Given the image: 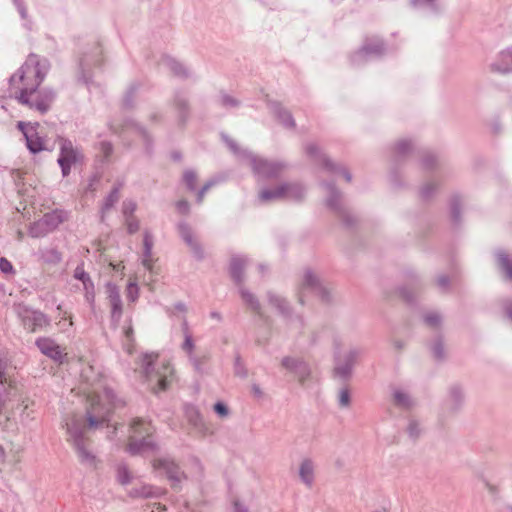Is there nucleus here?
Listing matches in <instances>:
<instances>
[{"mask_svg": "<svg viewBox=\"0 0 512 512\" xmlns=\"http://www.w3.org/2000/svg\"><path fill=\"white\" fill-rule=\"evenodd\" d=\"M49 69L50 63L46 58L31 54L9 79L10 92L17 101L40 114L48 112L55 99L53 90H39Z\"/></svg>", "mask_w": 512, "mask_h": 512, "instance_id": "f257e3e1", "label": "nucleus"}, {"mask_svg": "<svg viewBox=\"0 0 512 512\" xmlns=\"http://www.w3.org/2000/svg\"><path fill=\"white\" fill-rule=\"evenodd\" d=\"M8 364L0 359V415L10 419L14 410L22 407V412L28 408L26 399L7 371Z\"/></svg>", "mask_w": 512, "mask_h": 512, "instance_id": "f03ea898", "label": "nucleus"}, {"mask_svg": "<svg viewBox=\"0 0 512 512\" xmlns=\"http://www.w3.org/2000/svg\"><path fill=\"white\" fill-rule=\"evenodd\" d=\"M224 141L243 162L247 163L251 167L258 180L276 178L286 167L282 162L270 161L253 154L251 151L239 149L236 143L226 136L224 137Z\"/></svg>", "mask_w": 512, "mask_h": 512, "instance_id": "7ed1b4c3", "label": "nucleus"}, {"mask_svg": "<svg viewBox=\"0 0 512 512\" xmlns=\"http://www.w3.org/2000/svg\"><path fill=\"white\" fill-rule=\"evenodd\" d=\"M67 434L76 451L81 464L87 467H95L97 464L96 456L88 449L87 440L84 437L85 426L80 416H73L65 423Z\"/></svg>", "mask_w": 512, "mask_h": 512, "instance_id": "20e7f679", "label": "nucleus"}, {"mask_svg": "<svg viewBox=\"0 0 512 512\" xmlns=\"http://www.w3.org/2000/svg\"><path fill=\"white\" fill-rule=\"evenodd\" d=\"M120 403L116 399L113 390L106 388L103 393L91 398V408L87 412L88 424L91 428L106 423L109 427L110 414L113 408L117 407Z\"/></svg>", "mask_w": 512, "mask_h": 512, "instance_id": "39448f33", "label": "nucleus"}, {"mask_svg": "<svg viewBox=\"0 0 512 512\" xmlns=\"http://www.w3.org/2000/svg\"><path fill=\"white\" fill-rule=\"evenodd\" d=\"M127 452L131 455H143L155 449V443L151 437L152 426L140 419L131 422L128 428Z\"/></svg>", "mask_w": 512, "mask_h": 512, "instance_id": "423d86ee", "label": "nucleus"}, {"mask_svg": "<svg viewBox=\"0 0 512 512\" xmlns=\"http://www.w3.org/2000/svg\"><path fill=\"white\" fill-rule=\"evenodd\" d=\"M306 195V187L299 182H282L274 188L265 187L259 191L260 203H268L277 200L299 201Z\"/></svg>", "mask_w": 512, "mask_h": 512, "instance_id": "0eeeda50", "label": "nucleus"}, {"mask_svg": "<svg viewBox=\"0 0 512 512\" xmlns=\"http://www.w3.org/2000/svg\"><path fill=\"white\" fill-rule=\"evenodd\" d=\"M388 46L378 36L367 37L362 46L351 55L354 65L382 57L388 52Z\"/></svg>", "mask_w": 512, "mask_h": 512, "instance_id": "6e6552de", "label": "nucleus"}, {"mask_svg": "<svg viewBox=\"0 0 512 512\" xmlns=\"http://www.w3.org/2000/svg\"><path fill=\"white\" fill-rule=\"evenodd\" d=\"M67 212L64 210H53L43 215L42 218L33 222L29 227V235L33 238H42L54 231L67 219Z\"/></svg>", "mask_w": 512, "mask_h": 512, "instance_id": "1a4fd4ad", "label": "nucleus"}, {"mask_svg": "<svg viewBox=\"0 0 512 512\" xmlns=\"http://www.w3.org/2000/svg\"><path fill=\"white\" fill-rule=\"evenodd\" d=\"M156 357L157 355L153 353L144 354L142 357V367L149 381H153L154 379L157 381L156 392H160L166 390L170 385L173 378V368L169 363H166L163 364L161 371H157L154 374L152 365Z\"/></svg>", "mask_w": 512, "mask_h": 512, "instance_id": "9d476101", "label": "nucleus"}, {"mask_svg": "<svg viewBox=\"0 0 512 512\" xmlns=\"http://www.w3.org/2000/svg\"><path fill=\"white\" fill-rule=\"evenodd\" d=\"M305 152L310 159L322 165L323 170L329 175H338L341 174L345 178L347 182H350L352 176L349 171H347L344 167L333 163L325 153L322 152L320 146L315 142H309L305 146Z\"/></svg>", "mask_w": 512, "mask_h": 512, "instance_id": "9b49d317", "label": "nucleus"}, {"mask_svg": "<svg viewBox=\"0 0 512 512\" xmlns=\"http://www.w3.org/2000/svg\"><path fill=\"white\" fill-rule=\"evenodd\" d=\"M59 150L57 162L61 168L62 176L66 177L70 174L72 166L82 161L83 154L78 147L65 138L60 139Z\"/></svg>", "mask_w": 512, "mask_h": 512, "instance_id": "f8f14e48", "label": "nucleus"}, {"mask_svg": "<svg viewBox=\"0 0 512 512\" xmlns=\"http://www.w3.org/2000/svg\"><path fill=\"white\" fill-rule=\"evenodd\" d=\"M14 311L21 320L23 327L31 332L49 325L48 317L41 311L33 310L22 304L15 305Z\"/></svg>", "mask_w": 512, "mask_h": 512, "instance_id": "ddd939ff", "label": "nucleus"}, {"mask_svg": "<svg viewBox=\"0 0 512 512\" xmlns=\"http://www.w3.org/2000/svg\"><path fill=\"white\" fill-rule=\"evenodd\" d=\"M154 470L164 473L171 483L172 488L181 489L182 483L187 480V475L170 457H160L152 462Z\"/></svg>", "mask_w": 512, "mask_h": 512, "instance_id": "4468645a", "label": "nucleus"}, {"mask_svg": "<svg viewBox=\"0 0 512 512\" xmlns=\"http://www.w3.org/2000/svg\"><path fill=\"white\" fill-rule=\"evenodd\" d=\"M311 292L322 301H329L330 291L311 270H306L303 275L302 290L299 294V301L303 303L304 293Z\"/></svg>", "mask_w": 512, "mask_h": 512, "instance_id": "2eb2a0df", "label": "nucleus"}, {"mask_svg": "<svg viewBox=\"0 0 512 512\" xmlns=\"http://www.w3.org/2000/svg\"><path fill=\"white\" fill-rule=\"evenodd\" d=\"M17 127L23 133L27 148L31 153L36 154L45 149V141L38 133V123L19 121Z\"/></svg>", "mask_w": 512, "mask_h": 512, "instance_id": "dca6fc26", "label": "nucleus"}, {"mask_svg": "<svg viewBox=\"0 0 512 512\" xmlns=\"http://www.w3.org/2000/svg\"><path fill=\"white\" fill-rule=\"evenodd\" d=\"M35 345L42 354L56 363L62 364L66 359L67 353L50 337H39L36 339Z\"/></svg>", "mask_w": 512, "mask_h": 512, "instance_id": "f3484780", "label": "nucleus"}, {"mask_svg": "<svg viewBox=\"0 0 512 512\" xmlns=\"http://www.w3.org/2000/svg\"><path fill=\"white\" fill-rule=\"evenodd\" d=\"M360 354L361 350L354 348L344 354L336 355L335 373L341 378L349 377Z\"/></svg>", "mask_w": 512, "mask_h": 512, "instance_id": "a211bd4d", "label": "nucleus"}, {"mask_svg": "<svg viewBox=\"0 0 512 512\" xmlns=\"http://www.w3.org/2000/svg\"><path fill=\"white\" fill-rule=\"evenodd\" d=\"M178 230L181 238L188 245L194 257L198 260H202L204 258V250L202 249L197 239L194 237V234L189 225L185 222H181L178 225Z\"/></svg>", "mask_w": 512, "mask_h": 512, "instance_id": "6ab92c4d", "label": "nucleus"}, {"mask_svg": "<svg viewBox=\"0 0 512 512\" xmlns=\"http://www.w3.org/2000/svg\"><path fill=\"white\" fill-rule=\"evenodd\" d=\"M490 70L499 74L512 72V46L501 50L490 64Z\"/></svg>", "mask_w": 512, "mask_h": 512, "instance_id": "aec40b11", "label": "nucleus"}, {"mask_svg": "<svg viewBox=\"0 0 512 512\" xmlns=\"http://www.w3.org/2000/svg\"><path fill=\"white\" fill-rule=\"evenodd\" d=\"M74 278L82 282L85 300L93 306L95 302V286L90 275L85 272L82 265H78L74 270Z\"/></svg>", "mask_w": 512, "mask_h": 512, "instance_id": "412c9836", "label": "nucleus"}, {"mask_svg": "<svg viewBox=\"0 0 512 512\" xmlns=\"http://www.w3.org/2000/svg\"><path fill=\"white\" fill-rule=\"evenodd\" d=\"M282 366L294 373L300 381H304L310 374L308 365L298 358L285 357L282 359Z\"/></svg>", "mask_w": 512, "mask_h": 512, "instance_id": "4be33fe9", "label": "nucleus"}, {"mask_svg": "<svg viewBox=\"0 0 512 512\" xmlns=\"http://www.w3.org/2000/svg\"><path fill=\"white\" fill-rule=\"evenodd\" d=\"M268 108L271 113L286 127V128H294L295 121L289 111L284 109L280 103L275 101L267 102Z\"/></svg>", "mask_w": 512, "mask_h": 512, "instance_id": "5701e85b", "label": "nucleus"}, {"mask_svg": "<svg viewBox=\"0 0 512 512\" xmlns=\"http://www.w3.org/2000/svg\"><path fill=\"white\" fill-rule=\"evenodd\" d=\"M249 259L246 256L236 255L232 257L230 262L231 277L237 283H242L244 280V269L248 265Z\"/></svg>", "mask_w": 512, "mask_h": 512, "instance_id": "b1692460", "label": "nucleus"}, {"mask_svg": "<svg viewBox=\"0 0 512 512\" xmlns=\"http://www.w3.org/2000/svg\"><path fill=\"white\" fill-rule=\"evenodd\" d=\"M160 67L167 69L178 77H187L189 75L188 69L182 63L168 55L161 58Z\"/></svg>", "mask_w": 512, "mask_h": 512, "instance_id": "393cba45", "label": "nucleus"}, {"mask_svg": "<svg viewBox=\"0 0 512 512\" xmlns=\"http://www.w3.org/2000/svg\"><path fill=\"white\" fill-rule=\"evenodd\" d=\"M299 477L303 484L311 487L315 479V463L309 459H303L299 466Z\"/></svg>", "mask_w": 512, "mask_h": 512, "instance_id": "a878e982", "label": "nucleus"}, {"mask_svg": "<svg viewBox=\"0 0 512 512\" xmlns=\"http://www.w3.org/2000/svg\"><path fill=\"white\" fill-rule=\"evenodd\" d=\"M267 302H268V305H270L272 308H274L279 314L283 315L284 317H287L289 315V304L282 295H280L274 291H268L267 292Z\"/></svg>", "mask_w": 512, "mask_h": 512, "instance_id": "bb28decb", "label": "nucleus"}, {"mask_svg": "<svg viewBox=\"0 0 512 512\" xmlns=\"http://www.w3.org/2000/svg\"><path fill=\"white\" fill-rule=\"evenodd\" d=\"M161 494L162 490L160 488L149 484H143L140 487L132 488L128 492V495L131 498H157Z\"/></svg>", "mask_w": 512, "mask_h": 512, "instance_id": "cd10ccee", "label": "nucleus"}, {"mask_svg": "<svg viewBox=\"0 0 512 512\" xmlns=\"http://www.w3.org/2000/svg\"><path fill=\"white\" fill-rule=\"evenodd\" d=\"M392 397L394 404L401 409H409L414 405L410 393L402 387H395L392 391Z\"/></svg>", "mask_w": 512, "mask_h": 512, "instance_id": "c85d7f7f", "label": "nucleus"}, {"mask_svg": "<svg viewBox=\"0 0 512 512\" xmlns=\"http://www.w3.org/2000/svg\"><path fill=\"white\" fill-rule=\"evenodd\" d=\"M143 256H142V265L149 271H152L153 269V255H152V249H153V237L152 235L146 231L144 233L143 237Z\"/></svg>", "mask_w": 512, "mask_h": 512, "instance_id": "c756f323", "label": "nucleus"}, {"mask_svg": "<svg viewBox=\"0 0 512 512\" xmlns=\"http://www.w3.org/2000/svg\"><path fill=\"white\" fill-rule=\"evenodd\" d=\"M239 292L243 302L248 306V308L255 312L259 317H263V309L257 297L243 287L240 288Z\"/></svg>", "mask_w": 512, "mask_h": 512, "instance_id": "7c9ffc66", "label": "nucleus"}, {"mask_svg": "<svg viewBox=\"0 0 512 512\" xmlns=\"http://www.w3.org/2000/svg\"><path fill=\"white\" fill-rule=\"evenodd\" d=\"M37 254L39 258L47 264L56 265L62 260L61 253L53 247L40 248Z\"/></svg>", "mask_w": 512, "mask_h": 512, "instance_id": "2f4dec72", "label": "nucleus"}, {"mask_svg": "<svg viewBox=\"0 0 512 512\" xmlns=\"http://www.w3.org/2000/svg\"><path fill=\"white\" fill-rule=\"evenodd\" d=\"M323 187L328 194L326 199L327 206L335 211L340 210L341 193L330 183H323Z\"/></svg>", "mask_w": 512, "mask_h": 512, "instance_id": "473e14b6", "label": "nucleus"}, {"mask_svg": "<svg viewBox=\"0 0 512 512\" xmlns=\"http://www.w3.org/2000/svg\"><path fill=\"white\" fill-rule=\"evenodd\" d=\"M498 267L504 272L506 278L512 280V259L504 250H499L495 254Z\"/></svg>", "mask_w": 512, "mask_h": 512, "instance_id": "72a5a7b5", "label": "nucleus"}, {"mask_svg": "<svg viewBox=\"0 0 512 512\" xmlns=\"http://www.w3.org/2000/svg\"><path fill=\"white\" fill-rule=\"evenodd\" d=\"M119 200V189L114 188L105 198L101 207V220L104 221L106 213L117 203Z\"/></svg>", "mask_w": 512, "mask_h": 512, "instance_id": "f704fd0d", "label": "nucleus"}, {"mask_svg": "<svg viewBox=\"0 0 512 512\" xmlns=\"http://www.w3.org/2000/svg\"><path fill=\"white\" fill-rule=\"evenodd\" d=\"M188 361L196 373L204 374L206 372L205 365L208 361L207 356H198L195 354L193 356L188 357Z\"/></svg>", "mask_w": 512, "mask_h": 512, "instance_id": "c9c22d12", "label": "nucleus"}, {"mask_svg": "<svg viewBox=\"0 0 512 512\" xmlns=\"http://www.w3.org/2000/svg\"><path fill=\"white\" fill-rule=\"evenodd\" d=\"M185 415L188 421L195 427L202 426V417L198 409L193 405L185 406Z\"/></svg>", "mask_w": 512, "mask_h": 512, "instance_id": "e433bc0d", "label": "nucleus"}, {"mask_svg": "<svg viewBox=\"0 0 512 512\" xmlns=\"http://www.w3.org/2000/svg\"><path fill=\"white\" fill-rule=\"evenodd\" d=\"M14 5L16 6L18 13L23 21L22 25L27 30H32V21L29 19L26 7L22 0H13Z\"/></svg>", "mask_w": 512, "mask_h": 512, "instance_id": "4c0bfd02", "label": "nucleus"}, {"mask_svg": "<svg viewBox=\"0 0 512 512\" xmlns=\"http://www.w3.org/2000/svg\"><path fill=\"white\" fill-rule=\"evenodd\" d=\"M117 481L122 485H127L132 480V475L125 464H119L116 469Z\"/></svg>", "mask_w": 512, "mask_h": 512, "instance_id": "58836bf2", "label": "nucleus"}, {"mask_svg": "<svg viewBox=\"0 0 512 512\" xmlns=\"http://www.w3.org/2000/svg\"><path fill=\"white\" fill-rule=\"evenodd\" d=\"M105 288H106L107 298H108L110 304L116 303V302H119L122 300L121 295H120V290L116 284H114L112 282H108L106 284Z\"/></svg>", "mask_w": 512, "mask_h": 512, "instance_id": "ea45409f", "label": "nucleus"}, {"mask_svg": "<svg viewBox=\"0 0 512 512\" xmlns=\"http://www.w3.org/2000/svg\"><path fill=\"white\" fill-rule=\"evenodd\" d=\"M181 349L184 351L187 358L195 355V342L193 340L192 334H186V337H184V341L181 344Z\"/></svg>", "mask_w": 512, "mask_h": 512, "instance_id": "a19ab883", "label": "nucleus"}, {"mask_svg": "<svg viewBox=\"0 0 512 512\" xmlns=\"http://www.w3.org/2000/svg\"><path fill=\"white\" fill-rule=\"evenodd\" d=\"M111 306V320L117 325L120 322V319L123 314V303L122 300L116 303L110 304Z\"/></svg>", "mask_w": 512, "mask_h": 512, "instance_id": "79ce46f5", "label": "nucleus"}, {"mask_svg": "<svg viewBox=\"0 0 512 512\" xmlns=\"http://www.w3.org/2000/svg\"><path fill=\"white\" fill-rule=\"evenodd\" d=\"M126 297L128 301L135 302L139 297V287L136 281H129L126 287Z\"/></svg>", "mask_w": 512, "mask_h": 512, "instance_id": "37998d69", "label": "nucleus"}, {"mask_svg": "<svg viewBox=\"0 0 512 512\" xmlns=\"http://www.w3.org/2000/svg\"><path fill=\"white\" fill-rule=\"evenodd\" d=\"M183 180L190 191H195L197 176L193 170H186L183 174Z\"/></svg>", "mask_w": 512, "mask_h": 512, "instance_id": "c03bdc74", "label": "nucleus"}, {"mask_svg": "<svg viewBox=\"0 0 512 512\" xmlns=\"http://www.w3.org/2000/svg\"><path fill=\"white\" fill-rule=\"evenodd\" d=\"M424 322L431 328H437L441 324V316L437 312H429L424 315Z\"/></svg>", "mask_w": 512, "mask_h": 512, "instance_id": "a18cd8bd", "label": "nucleus"}, {"mask_svg": "<svg viewBox=\"0 0 512 512\" xmlns=\"http://www.w3.org/2000/svg\"><path fill=\"white\" fill-rule=\"evenodd\" d=\"M412 149V142L409 139L399 140L395 145V150L399 155H405Z\"/></svg>", "mask_w": 512, "mask_h": 512, "instance_id": "49530a36", "label": "nucleus"}, {"mask_svg": "<svg viewBox=\"0 0 512 512\" xmlns=\"http://www.w3.org/2000/svg\"><path fill=\"white\" fill-rule=\"evenodd\" d=\"M174 105L179 110L180 119H183V113L187 108V99L183 94H177L174 98Z\"/></svg>", "mask_w": 512, "mask_h": 512, "instance_id": "de8ad7c7", "label": "nucleus"}, {"mask_svg": "<svg viewBox=\"0 0 512 512\" xmlns=\"http://www.w3.org/2000/svg\"><path fill=\"white\" fill-rule=\"evenodd\" d=\"M220 102L222 106L226 108H235L238 107L240 102L238 99L234 98L233 96H230L228 94H223L220 98Z\"/></svg>", "mask_w": 512, "mask_h": 512, "instance_id": "09e8293b", "label": "nucleus"}, {"mask_svg": "<svg viewBox=\"0 0 512 512\" xmlns=\"http://www.w3.org/2000/svg\"><path fill=\"white\" fill-rule=\"evenodd\" d=\"M338 403L340 407H349L350 405V392L347 388H342L338 394Z\"/></svg>", "mask_w": 512, "mask_h": 512, "instance_id": "8fccbe9b", "label": "nucleus"}, {"mask_svg": "<svg viewBox=\"0 0 512 512\" xmlns=\"http://www.w3.org/2000/svg\"><path fill=\"white\" fill-rule=\"evenodd\" d=\"M450 211L452 217L457 220L460 215V198L458 196H454L450 201Z\"/></svg>", "mask_w": 512, "mask_h": 512, "instance_id": "3c124183", "label": "nucleus"}, {"mask_svg": "<svg viewBox=\"0 0 512 512\" xmlns=\"http://www.w3.org/2000/svg\"><path fill=\"white\" fill-rule=\"evenodd\" d=\"M407 432L412 438L418 437L421 432L420 424L415 420H410L407 426Z\"/></svg>", "mask_w": 512, "mask_h": 512, "instance_id": "603ef678", "label": "nucleus"}, {"mask_svg": "<svg viewBox=\"0 0 512 512\" xmlns=\"http://www.w3.org/2000/svg\"><path fill=\"white\" fill-rule=\"evenodd\" d=\"M122 209H123V214L126 216V218L132 217V214L136 210V203L132 200H125L123 202Z\"/></svg>", "mask_w": 512, "mask_h": 512, "instance_id": "864d4df0", "label": "nucleus"}, {"mask_svg": "<svg viewBox=\"0 0 512 512\" xmlns=\"http://www.w3.org/2000/svg\"><path fill=\"white\" fill-rule=\"evenodd\" d=\"M126 226H127L128 233L133 234L138 231L139 222L134 217H127L126 218Z\"/></svg>", "mask_w": 512, "mask_h": 512, "instance_id": "5fc2aeb1", "label": "nucleus"}, {"mask_svg": "<svg viewBox=\"0 0 512 512\" xmlns=\"http://www.w3.org/2000/svg\"><path fill=\"white\" fill-rule=\"evenodd\" d=\"M215 184L213 180L208 181L203 185V187L198 191L196 200L198 203H201L203 201V198L206 194V192Z\"/></svg>", "mask_w": 512, "mask_h": 512, "instance_id": "6e6d98bb", "label": "nucleus"}, {"mask_svg": "<svg viewBox=\"0 0 512 512\" xmlns=\"http://www.w3.org/2000/svg\"><path fill=\"white\" fill-rule=\"evenodd\" d=\"M435 190L436 186L434 183H427L421 188V196L424 199H428L430 196H432Z\"/></svg>", "mask_w": 512, "mask_h": 512, "instance_id": "4d7b16f0", "label": "nucleus"}, {"mask_svg": "<svg viewBox=\"0 0 512 512\" xmlns=\"http://www.w3.org/2000/svg\"><path fill=\"white\" fill-rule=\"evenodd\" d=\"M214 411L222 418L227 417L229 415L228 407L222 402H217L214 405Z\"/></svg>", "mask_w": 512, "mask_h": 512, "instance_id": "13d9d810", "label": "nucleus"}, {"mask_svg": "<svg viewBox=\"0 0 512 512\" xmlns=\"http://www.w3.org/2000/svg\"><path fill=\"white\" fill-rule=\"evenodd\" d=\"M431 349L436 358L441 359L443 357L444 349L440 341L435 342Z\"/></svg>", "mask_w": 512, "mask_h": 512, "instance_id": "bf43d9fd", "label": "nucleus"}, {"mask_svg": "<svg viewBox=\"0 0 512 512\" xmlns=\"http://www.w3.org/2000/svg\"><path fill=\"white\" fill-rule=\"evenodd\" d=\"M176 209L180 214H188L189 210H190V206L186 200H179L176 203Z\"/></svg>", "mask_w": 512, "mask_h": 512, "instance_id": "052dcab7", "label": "nucleus"}, {"mask_svg": "<svg viewBox=\"0 0 512 512\" xmlns=\"http://www.w3.org/2000/svg\"><path fill=\"white\" fill-rule=\"evenodd\" d=\"M0 270L3 273H10L13 271V266L6 258H0Z\"/></svg>", "mask_w": 512, "mask_h": 512, "instance_id": "680f3d73", "label": "nucleus"}, {"mask_svg": "<svg viewBox=\"0 0 512 512\" xmlns=\"http://www.w3.org/2000/svg\"><path fill=\"white\" fill-rule=\"evenodd\" d=\"M86 65H88V64H87V63H85V62H81V63H80V67H81L82 72H81V75H80V77H79V78H80V79H81V80H82V81L87 85V87H88L89 89H91L92 81H91V80H90V78H89V77H87V76H86V74H85V66H86Z\"/></svg>", "mask_w": 512, "mask_h": 512, "instance_id": "e2e57ef3", "label": "nucleus"}, {"mask_svg": "<svg viewBox=\"0 0 512 512\" xmlns=\"http://www.w3.org/2000/svg\"><path fill=\"white\" fill-rule=\"evenodd\" d=\"M231 512H249L248 508L239 501H234Z\"/></svg>", "mask_w": 512, "mask_h": 512, "instance_id": "0e129e2a", "label": "nucleus"}, {"mask_svg": "<svg viewBox=\"0 0 512 512\" xmlns=\"http://www.w3.org/2000/svg\"><path fill=\"white\" fill-rule=\"evenodd\" d=\"M437 284L441 289H446L449 284V279L445 275H441L437 278Z\"/></svg>", "mask_w": 512, "mask_h": 512, "instance_id": "69168bd1", "label": "nucleus"}, {"mask_svg": "<svg viewBox=\"0 0 512 512\" xmlns=\"http://www.w3.org/2000/svg\"><path fill=\"white\" fill-rule=\"evenodd\" d=\"M504 310L507 318L512 322V300H508L505 302Z\"/></svg>", "mask_w": 512, "mask_h": 512, "instance_id": "338daca9", "label": "nucleus"}, {"mask_svg": "<svg viewBox=\"0 0 512 512\" xmlns=\"http://www.w3.org/2000/svg\"><path fill=\"white\" fill-rule=\"evenodd\" d=\"M101 150L103 151L104 155L108 157L112 152V145L108 142H102Z\"/></svg>", "mask_w": 512, "mask_h": 512, "instance_id": "774afa93", "label": "nucleus"}]
</instances>
